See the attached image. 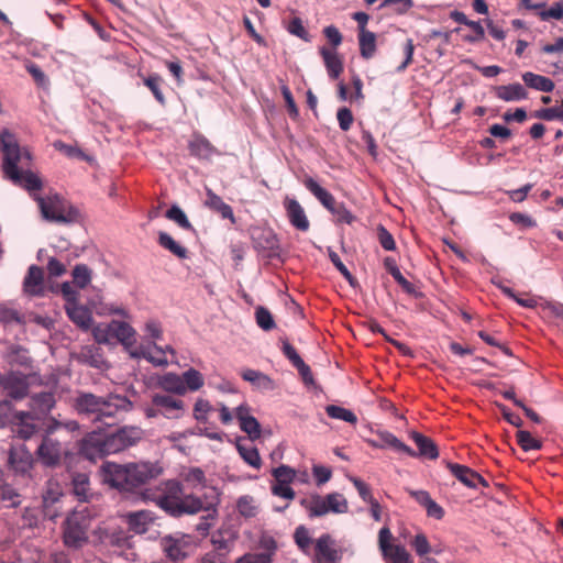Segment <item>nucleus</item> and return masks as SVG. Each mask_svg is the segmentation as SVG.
<instances>
[{
    "label": "nucleus",
    "instance_id": "nucleus-47",
    "mask_svg": "<svg viewBox=\"0 0 563 563\" xmlns=\"http://www.w3.org/2000/svg\"><path fill=\"white\" fill-rule=\"evenodd\" d=\"M516 438L523 451L540 450L542 448V442L533 438L529 431L518 430Z\"/></svg>",
    "mask_w": 563,
    "mask_h": 563
},
{
    "label": "nucleus",
    "instance_id": "nucleus-43",
    "mask_svg": "<svg viewBox=\"0 0 563 563\" xmlns=\"http://www.w3.org/2000/svg\"><path fill=\"white\" fill-rule=\"evenodd\" d=\"M383 556L390 560L393 563H412L411 555L401 544H394L382 552Z\"/></svg>",
    "mask_w": 563,
    "mask_h": 563
},
{
    "label": "nucleus",
    "instance_id": "nucleus-34",
    "mask_svg": "<svg viewBox=\"0 0 563 563\" xmlns=\"http://www.w3.org/2000/svg\"><path fill=\"white\" fill-rule=\"evenodd\" d=\"M62 493L59 492L58 485H52L43 495V509L45 517L49 519H55L59 516V509L55 507V505L59 501L62 497Z\"/></svg>",
    "mask_w": 563,
    "mask_h": 563
},
{
    "label": "nucleus",
    "instance_id": "nucleus-45",
    "mask_svg": "<svg viewBox=\"0 0 563 563\" xmlns=\"http://www.w3.org/2000/svg\"><path fill=\"white\" fill-rule=\"evenodd\" d=\"M325 412L330 418L333 419L343 420L352 424H355L357 422V417L353 411L340 406L329 405L325 408Z\"/></svg>",
    "mask_w": 563,
    "mask_h": 563
},
{
    "label": "nucleus",
    "instance_id": "nucleus-25",
    "mask_svg": "<svg viewBox=\"0 0 563 563\" xmlns=\"http://www.w3.org/2000/svg\"><path fill=\"white\" fill-rule=\"evenodd\" d=\"M205 206L211 211L219 213L223 219L230 220L232 224L235 223L232 208L209 188L206 189Z\"/></svg>",
    "mask_w": 563,
    "mask_h": 563
},
{
    "label": "nucleus",
    "instance_id": "nucleus-35",
    "mask_svg": "<svg viewBox=\"0 0 563 563\" xmlns=\"http://www.w3.org/2000/svg\"><path fill=\"white\" fill-rule=\"evenodd\" d=\"M241 376L262 390H273L275 388L274 380L260 371L247 368L241 373Z\"/></svg>",
    "mask_w": 563,
    "mask_h": 563
},
{
    "label": "nucleus",
    "instance_id": "nucleus-55",
    "mask_svg": "<svg viewBox=\"0 0 563 563\" xmlns=\"http://www.w3.org/2000/svg\"><path fill=\"white\" fill-rule=\"evenodd\" d=\"M255 319L257 325L264 331H269L275 328V321L268 309L257 307L255 310Z\"/></svg>",
    "mask_w": 563,
    "mask_h": 563
},
{
    "label": "nucleus",
    "instance_id": "nucleus-41",
    "mask_svg": "<svg viewBox=\"0 0 563 563\" xmlns=\"http://www.w3.org/2000/svg\"><path fill=\"white\" fill-rule=\"evenodd\" d=\"M129 528L136 533H144L152 518L146 511L130 512L126 515Z\"/></svg>",
    "mask_w": 563,
    "mask_h": 563
},
{
    "label": "nucleus",
    "instance_id": "nucleus-64",
    "mask_svg": "<svg viewBox=\"0 0 563 563\" xmlns=\"http://www.w3.org/2000/svg\"><path fill=\"white\" fill-rule=\"evenodd\" d=\"M211 410V405L208 400L198 399L194 407V417L197 421L206 422L207 415Z\"/></svg>",
    "mask_w": 563,
    "mask_h": 563
},
{
    "label": "nucleus",
    "instance_id": "nucleus-50",
    "mask_svg": "<svg viewBox=\"0 0 563 563\" xmlns=\"http://www.w3.org/2000/svg\"><path fill=\"white\" fill-rule=\"evenodd\" d=\"M184 482L190 487L206 486L205 472L199 467H190L181 474Z\"/></svg>",
    "mask_w": 563,
    "mask_h": 563
},
{
    "label": "nucleus",
    "instance_id": "nucleus-59",
    "mask_svg": "<svg viewBox=\"0 0 563 563\" xmlns=\"http://www.w3.org/2000/svg\"><path fill=\"white\" fill-rule=\"evenodd\" d=\"M534 117L545 121L563 120V102L558 107L540 109L536 111Z\"/></svg>",
    "mask_w": 563,
    "mask_h": 563
},
{
    "label": "nucleus",
    "instance_id": "nucleus-57",
    "mask_svg": "<svg viewBox=\"0 0 563 563\" xmlns=\"http://www.w3.org/2000/svg\"><path fill=\"white\" fill-rule=\"evenodd\" d=\"M294 539L298 548L303 552L309 550L312 542L309 530L305 526H299L296 528Z\"/></svg>",
    "mask_w": 563,
    "mask_h": 563
},
{
    "label": "nucleus",
    "instance_id": "nucleus-37",
    "mask_svg": "<svg viewBox=\"0 0 563 563\" xmlns=\"http://www.w3.org/2000/svg\"><path fill=\"white\" fill-rule=\"evenodd\" d=\"M451 19L460 24H464L470 26L472 30H475V35L467 36L466 41L468 42H477L482 41L485 37V31L482 26L481 22L468 20L467 16L461 11H452L450 14Z\"/></svg>",
    "mask_w": 563,
    "mask_h": 563
},
{
    "label": "nucleus",
    "instance_id": "nucleus-6",
    "mask_svg": "<svg viewBox=\"0 0 563 563\" xmlns=\"http://www.w3.org/2000/svg\"><path fill=\"white\" fill-rule=\"evenodd\" d=\"M35 200L43 218L47 221L69 224L79 219L78 209L57 194L46 197L36 196Z\"/></svg>",
    "mask_w": 563,
    "mask_h": 563
},
{
    "label": "nucleus",
    "instance_id": "nucleus-1",
    "mask_svg": "<svg viewBox=\"0 0 563 563\" xmlns=\"http://www.w3.org/2000/svg\"><path fill=\"white\" fill-rule=\"evenodd\" d=\"M144 498L154 501L161 509L172 517H183L185 515H196L200 511H207L208 515L201 518L196 526L200 534L208 533L211 522L217 515L219 499L217 497L203 498L194 494H185L181 483L175 479L163 482L156 489H147Z\"/></svg>",
    "mask_w": 563,
    "mask_h": 563
},
{
    "label": "nucleus",
    "instance_id": "nucleus-44",
    "mask_svg": "<svg viewBox=\"0 0 563 563\" xmlns=\"http://www.w3.org/2000/svg\"><path fill=\"white\" fill-rule=\"evenodd\" d=\"M144 81V85L152 91L154 98L157 100V102L162 106H164L166 103V99H165V96L162 91V85L164 82L163 78L157 75V74H153V75H150L148 77H145L143 79Z\"/></svg>",
    "mask_w": 563,
    "mask_h": 563
},
{
    "label": "nucleus",
    "instance_id": "nucleus-31",
    "mask_svg": "<svg viewBox=\"0 0 563 563\" xmlns=\"http://www.w3.org/2000/svg\"><path fill=\"white\" fill-rule=\"evenodd\" d=\"M411 439L418 448L416 456H421L429 460H435L439 456V450L434 441L419 432H412Z\"/></svg>",
    "mask_w": 563,
    "mask_h": 563
},
{
    "label": "nucleus",
    "instance_id": "nucleus-16",
    "mask_svg": "<svg viewBox=\"0 0 563 563\" xmlns=\"http://www.w3.org/2000/svg\"><path fill=\"white\" fill-rule=\"evenodd\" d=\"M283 205L290 224L298 231L307 232L310 229V222L302 206L288 196L285 197Z\"/></svg>",
    "mask_w": 563,
    "mask_h": 563
},
{
    "label": "nucleus",
    "instance_id": "nucleus-19",
    "mask_svg": "<svg viewBox=\"0 0 563 563\" xmlns=\"http://www.w3.org/2000/svg\"><path fill=\"white\" fill-rule=\"evenodd\" d=\"M236 418L241 430L247 433L249 440L254 441L261 437V424L255 417L250 415L249 407L239 406L236 408Z\"/></svg>",
    "mask_w": 563,
    "mask_h": 563
},
{
    "label": "nucleus",
    "instance_id": "nucleus-63",
    "mask_svg": "<svg viewBox=\"0 0 563 563\" xmlns=\"http://www.w3.org/2000/svg\"><path fill=\"white\" fill-rule=\"evenodd\" d=\"M542 21H548L549 19L560 20L563 18V7L560 2H555L550 9H542L537 12Z\"/></svg>",
    "mask_w": 563,
    "mask_h": 563
},
{
    "label": "nucleus",
    "instance_id": "nucleus-27",
    "mask_svg": "<svg viewBox=\"0 0 563 563\" xmlns=\"http://www.w3.org/2000/svg\"><path fill=\"white\" fill-rule=\"evenodd\" d=\"M495 96L506 102L520 101L528 98L525 87L519 84L501 85L494 88Z\"/></svg>",
    "mask_w": 563,
    "mask_h": 563
},
{
    "label": "nucleus",
    "instance_id": "nucleus-61",
    "mask_svg": "<svg viewBox=\"0 0 563 563\" xmlns=\"http://www.w3.org/2000/svg\"><path fill=\"white\" fill-rule=\"evenodd\" d=\"M271 489L273 495L288 500H292L296 496L295 490L290 487V484H282L276 482V479H274Z\"/></svg>",
    "mask_w": 563,
    "mask_h": 563
},
{
    "label": "nucleus",
    "instance_id": "nucleus-30",
    "mask_svg": "<svg viewBox=\"0 0 563 563\" xmlns=\"http://www.w3.org/2000/svg\"><path fill=\"white\" fill-rule=\"evenodd\" d=\"M110 333L112 334V339H117L128 347L135 343V331L126 322L112 320L110 322Z\"/></svg>",
    "mask_w": 563,
    "mask_h": 563
},
{
    "label": "nucleus",
    "instance_id": "nucleus-33",
    "mask_svg": "<svg viewBox=\"0 0 563 563\" xmlns=\"http://www.w3.org/2000/svg\"><path fill=\"white\" fill-rule=\"evenodd\" d=\"M44 282L43 269L36 265L30 266L23 282V289L29 295H40L42 292Z\"/></svg>",
    "mask_w": 563,
    "mask_h": 563
},
{
    "label": "nucleus",
    "instance_id": "nucleus-18",
    "mask_svg": "<svg viewBox=\"0 0 563 563\" xmlns=\"http://www.w3.org/2000/svg\"><path fill=\"white\" fill-rule=\"evenodd\" d=\"M152 404L161 408L162 415L168 419H178L184 409V401L169 395L155 394L152 397Z\"/></svg>",
    "mask_w": 563,
    "mask_h": 563
},
{
    "label": "nucleus",
    "instance_id": "nucleus-39",
    "mask_svg": "<svg viewBox=\"0 0 563 563\" xmlns=\"http://www.w3.org/2000/svg\"><path fill=\"white\" fill-rule=\"evenodd\" d=\"M73 493L80 501H87L90 496L89 477L85 473H76L71 479Z\"/></svg>",
    "mask_w": 563,
    "mask_h": 563
},
{
    "label": "nucleus",
    "instance_id": "nucleus-12",
    "mask_svg": "<svg viewBox=\"0 0 563 563\" xmlns=\"http://www.w3.org/2000/svg\"><path fill=\"white\" fill-rule=\"evenodd\" d=\"M102 405H100V411L97 421L106 424H111L108 419H114L120 411H130L132 409V402L125 396L110 394L107 397L101 398Z\"/></svg>",
    "mask_w": 563,
    "mask_h": 563
},
{
    "label": "nucleus",
    "instance_id": "nucleus-4",
    "mask_svg": "<svg viewBox=\"0 0 563 563\" xmlns=\"http://www.w3.org/2000/svg\"><path fill=\"white\" fill-rule=\"evenodd\" d=\"M161 471V467L150 462L128 465L108 462L102 465L104 482L117 489L126 492L144 485L151 478L158 476Z\"/></svg>",
    "mask_w": 563,
    "mask_h": 563
},
{
    "label": "nucleus",
    "instance_id": "nucleus-20",
    "mask_svg": "<svg viewBox=\"0 0 563 563\" xmlns=\"http://www.w3.org/2000/svg\"><path fill=\"white\" fill-rule=\"evenodd\" d=\"M408 493L420 506L426 509L428 517L434 518L437 520H441L444 517V509L431 498L427 490L408 489Z\"/></svg>",
    "mask_w": 563,
    "mask_h": 563
},
{
    "label": "nucleus",
    "instance_id": "nucleus-17",
    "mask_svg": "<svg viewBox=\"0 0 563 563\" xmlns=\"http://www.w3.org/2000/svg\"><path fill=\"white\" fill-rule=\"evenodd\" d=\"M446 467L454 477L470 488H476L478 484L488 487V482L468 466L448 462Z\"/></svg>",
    "mask_w": 563,
    "mask_h": 563
},
{
    "label": "nucleus",
    "instance_id": "nucleus-48",
    "mask_svg": "<svg viewBox=\"0 0 563 563\" xmlns=\"http://www.w3.org/2000/svg\"><path fill=\"white\" fill-rule=\"evenodd\" d=\"M413 5V0H384L379 4V9L390 8L393 13L404 15L408 13Z\"/></svg>",
    "mask_w": 563,
    "mask_h": 563
},
{
    "label": "nucleus",
    "instance_id": "nucleus-8",
    "mask_svg": "<svg viewBox=\"0 0 563 563\" xmlns=\"http://www.w3.org/2000/svg\"><path fill=\"white\" fill-rule=\"evenodd\" d=\"M60 422L52 417L46 426L45 435L36 450L41 462L46 466H55L60 462L65 449L60 441L53 438V434L59 430Z\"/></svg>",
    "mask_w": 563,
    "mask_h": 563
},
{
    "label": "nucleus",
    "instance_id": "nucleus-54",
    "mask_svg": "<svg viewBox=\"0 0 563 563\" xmlns=\"http://www.w3.org/2000/svg\"><path fill=\"white\" fill-rule=\"evenodd\" d=\"M74 283L79 288H85L91 279V271L85 264H78L73 269Z\"/></svg>",
    "mask_w": 563,
    "mask_h": 563
},
{
    "label": "nucleus",
    "instance_id": "nucleus-53",
    "mask_svg": "<svg viewBox=\"0 0 563 563\" xmlns=\"http://www.w3.org/2000/svg\"><path fill=\"white\" fill-rule=\"evenodd\" d=\"M166 218L176 222L181 229H192L187 216L178 206H172L166 212Z\"/></svg>",
    "mask_w": 563,
    "mask_h": 563
},
{
    "label": "nucleus",
    "instance_id": "nucleus-38",
    "mask_svg": "<svg viewBox=\"0 0 563 563\" xmlns=\"http://www.w3.org/2000/svg\"><path fill=\"white\" fill-rule=\"evenodd\" d=\"M159 386L168 393L177 395H184L186 393V386L181 376L175 373H167L163 375L159 379Z\"/></svg>",
    "mask_w": 563,
    "mask_h": 563
},
{
    "label": "nucleus",
    "instance_id": "nucleus-26",
    "mask_svg": "<svg viewBox=\"0 0 563 563\" xmlns=\"http://www.w3.org/2000/svg\"><path fill=\"white\" fill-rule=\"evenodd\" d=\"M16 423L14 424L13 432L21 439L27 440L37 432V426L33 420H37L31 412L19 411L15 415Z\"/></svg>",
    "mask_w": 563,
    "mask_h": 563
},
{
    "label": "nucleus",
    "instance_id": "nucleus-40",
    "mask_svg": "<svg viewBox=\"0 0 563 563\" xmlns=\"http://www.w3.org/2000/svg\"><path fill=\"white\" fill-rule=\"evenodd\" d=\"M358 45L361 56L369 59L376 52V35L374 32H358Z\"/></svg>",
    "mask_w": 563,
    "mask_h": 563
},
{
    "label": "nucleus",
    "instance_id": "nucleus-29",
    "mask_svg": "<svg viewBox=\"0 0 563 563\" xmlns=\"http://www.w3.org/2000/svg\"><path fill=\"white\" fill-rule=\"evenodd\" d=\"M236 450L243 461L250 466L258 470L262 466V459L260 456L258 450L252 443L251 440L246 439H238L236 440Z\"/></svg>",
    "mask_w": 563,
    "mask_h": 563
},
{
    "label": "nucleus",
    "instance_id": "nucleus-62",
    "mask_svg": "<svg viewBox=\"0 0 563 563\" xmlns=\"http://www.w3.org/2000/svg\"><path fill=\"white\" fill-rule=\"evenodd\" d=\"M331 213L336 218V222L339 223L351 224L355 220V217L342 202H339Z\"/></svg>",
    "mask_w": 563,
    "mask_h": 563
},
{
    "label": "nucleus",
    "instance_id": "nucleus-21",
    "mask_svg": "<svg viewBox=\"0 0 563 563\" xmlns=\"http://www.w3.org/2000/svg\"><path fill=\"white\" fill-rule=\"evenodd\" d=\"M55 396L53 393L43 391L33 395L30 398V411L32 416L40 419L42 416L47 415L55 406Z\"/></svg>",
    "mask_w": 563,
    "mask_h": 563
},
{
    "label": "nucleus",
    "instance_id": "nucleus-15",
    "mask_svg": "<svg viewBox=\"0 0 563 563\" xmlns=\"http://www.w3.org/2000/svg\"><path fill=\"white\" fill-rule=\"evenodd\" d=\"M101 398L102 397L92 393L79 391L74 398L73 407L78 415L91 418L92 421H97L100 405H102Z\"/></svg>",
    "mask_w": 563,
    "mask_h": 563
},
{
    "label": "nucleus",
    "instance_id": "nucleus-9",
    "mask_svg": "<svg viewBox=\"0 0 563 563\" xmlns=\"http://www.w3.org/2000/svg\"><path fill=\"white\" fill-rule=\"evenodd\" d=\"M159 545L165 556L172 562L183 561L194 551V544L188 536H165L161 539Z\"/></svg>",
    "mask_w": 563,
    "mask_h": 563
},
{
    "label": "nucleus",
    "instance_id": "nucleus-10",
    "mask_svg": "<svg viewBox=\"0 0 563 563\" xmlns=\"http://www.w3.org/2000/svg\"><path fill=\"white\" fill-rule=\"evenodd\" d=\"M253 247L266 257H273L279 250L276 233L267 227H253L250 230Z\"/></svg>",
    "mask_w": 563,
    "mask_h": 563
},
{
    "label": "nucleus",
    "instance_id": "nucleus-22",
    "mask_svg": "<svg viewBox=\"0 0 563 563\" xmlns=\"http://www.w3.org/2000/svg\"><path fill=\"white\" fill-rule=\"evenodd\" d=\"M33 464L32 454L24 448H11L9 451V465L18 473H26Z\"/></svg>",
    "mask_w": 563,
    "mask_h": 563
},
{
    "label": "nucleus",
    "instance_id": "nucleus-13",
    "mask_svg": "<svg viewBox=\"0 0 563 563\" xmlns=\"http://www.w3.org/2000/svg\"><path fill=\"white\" fill-rule=\"evenodd\" d=\"M314 556L317 563H338L342 558V552L335 540L325 533L316 540Z\"/></svg>",
    "mask_w": 563,
    "mask_h": 563
},
{
    "label": "nucleus",
    "instance_id": "nucleus-58",
    "mask_svg": "<svg viewBox=\"0 0 563 563\" xmlns=\"http://www.w3.org/2000/svg\"><path fill=\"white\" fill-rule=\"evenodd\" d=\"M410 545L419 556H424L431 551V545L424 533L416 534L410 541Z\"/></svg>",
    "mask_w": 563,
    "mask_h": 563
},
{
    "label": "nucleus",
    "instance_id": "nucleus-14",
    "mask_svg": "<svg viewBox=\"0 0 563 563\" xmlns=\"http://www.w3.org/2000/svg\"><path fill=\"white\" fill-rule=\"evenodd\" d=\"M1 391L12 399L19 400L27 395V377L22 373L11 372L7 375H1Z\"/></svg>",
    "mask_w": 563,
    "mask_h": 563
},
{
    "label": "nucleus",
    "instance_id": "nucleus-3",
    "mask_svg": "<svg viewBox=\"0 0 563 563\" xmlns=\"http://www.w3.org/2000/svg\"><path fill=\"white\" fill-rule=\"evenodd\" d=\"M144 435V430L135 426L122 427L111 434L91 432L82 439L80 453L86 459L96 461L136 445Z\"/></svg>",
    "mask_w": 563,
    "mask_h": 563
},
{
    "label": "nucleus",
    "instance_id": "nucleus-23",
    "mask_svg": "<svg viewBox=\"0 0 563 563\" xmlns=\"http://www.w3.org/2000/svg\"><path fill=\"white\" fill-rule=\"evenodd\" d=\"M190 154L199 159H211L218 154L216 147L201 134H195L188 143Z\"/></svg>",
    "mask_w": 563,
    "mask_h": 563
},
{
    "label": "nucleus",
    "instance_id": "nucleus-5",
    "mask_svg": "<svg viewBox=\"0 0 563 563\" xmlns=\"http://www.w3.org/2000/svg\"><path fill=\"white\" fill-rule=\"evenodd\" d=\"M92 514L87 506H79L69 514L63 525V540L66 547L80 549L88 543Z\"/></svg>",
    "mask_w": 563,
    "mask_h": 563
},
{
    "label": "nucleus",
    "instance_id": "nucleus-46",
    "mask_svg": "<svg viewBox=\"0 0 563 563\" xmlns=\"http://www.w3.org/2000/svg\"><path fill=\"white\" fill-rule=\"evenodd\" d=\"M379 437L383 440L385 445H388V446L395 449L396 451L404 452V453L408 454L409 456H416V452L410 446H408L407 444L401 442L393 433L382 432L379 434Z\"/></svg>",
    "mask_w": 563,
    "mask_h": 563
},
{
    "label": "nucleus",
    "instance_id": "nucleus-2",
    "mask_svg": "<svg viewBox=\"0 0 563 563\" xmlns=\"http://www.w3.org/2000/svg\"><path fill=\"white\" fill-rule=\"evenodd\" d=\"M0 150L3 155L2 172L5 179L29 191L42 188L41 178L31 170L33 154L29 147L21 146L15 135L8 129L0 132Z\"/></svg>",
    "mask_w": 563,
    "mask_h": 563
},
{
    "label": "nucleus",
    "instance_id": "nucleus-42",
    "mask_svg": "<svg viewBox=\"0 0 563 563\" xmlns=\"http://www.w3.org/2000/svg\"><path fill=\"white\" fill-rule=\"evenodd\" d=\"M158 244L178 258L187 257V249L178 244L168 233L159 232Z\"/></svg>",
    "mask_w": 563,
    "mask_h": 563
},
{
    "label": "nucleus",
    "instance_id": "nucleus-32",
    "mask_svg": "<svg viewBox=\"0 0 563 563\" xmlns=\"http://www.w3.org/2000/svg\"><path fill=\"white\" fill-rule=\"evenodd\" d=\"M320 55L323 58L330 78L338 79L343 73L342 57L335 51H331L324 46L320 48Z\"/></svg>",
    "mask_w": 563,
    "mask_h": 563
},
{
    "label": "nucleus",
    "instance_id": "nucleus-11",
    "mask_svg": "<svg viewBox=\"0 0 563 563\" xmlns=\"http://www.w3.org/2000/svg\"><path fill=\"white\" fill-rule=\"evenodd\" d=\"M98 541L106 545L117 548L119 550L131 549L133 537L121 528H103L99 527L93 531Z\"/></svg>",
    "mask_w": 563,
    "mask_h": 563
},
{
    "label": "nucleus",
    "instance_id": "nucleus-24",
    "mask_svg": "<svg viewBox=\"0 0 563 563\" xmlns=\"http://www.w3.org/2000/svg\"><path fill=\"white\" fill-rule=\"evenodd\" d=\"M68 318L82 330H88L92 323L91 311L77 302H67L65 306Z\"/></svg>",
    "mask_w": 563,
    "mask_h": 563
},
{
    "label": "nucleus",
    "instance_id": "nucleus-49",
    "mask_svg": "<svg viewBox=\"0 0 563 563\" xmlns=\"http://www.w3.org/2000/svg\"><path fill=\"white\" fill-rule=\"evenodd\" d=\"M181 378L186 386V390L189 389L191 391H196L203 386V376L195 368H189L185 373H183Z\"/></svg>",
    "mask_w": 563,
    "mask_h": 563
},
{
    "label": "nucleus",
    "instance_id": "nucleus-51",
    "mask_svg": "<svg viewBox=\"0 0 563 563\" xmlns=\"http://www.w3.org/2000/svg\"><path fill=\"white\" fill-rule=\"evenodd\" d=\"M272 475L276 482L282 484H291L297 477V472L288 465H279L273 468Z\"/></svg>",
    "mask_w": 563,
    "mask_h": 563
},
{
    "label": "nucleus",
    "instance_id": "nucleus-36",
    "mask_svg": "<svg viewBox=\"0 0 563 563\" xmlns=\"http://www.w3.org/2000/svg\"><path fill=\"white\" fill-rule=\"evenodd\" d=\"M522 80L529 88L542 92H551L555 87L554 82L550 78L531 71L522 74Z\"/></svg>",
    "mask_w": 563,
    "mask_h": 563
},
{
    "label": "nucleus",
    "instance_id": "nucleus-60",
    "mask_svg": "<svg viewBox=\"0 0 563 563\" xmlns=\"http://www.w3.org/2000/svg\"><path fill=\"white\" fill-rule=\"evenodd\" d=\"M211 543L213 545L212 551L219 552L229 558V554L233 545L232 541L224 539L221 534H213L211 538Z\"/></svg>",
    "mask_w": 563,
    "mask_h": 563
},
{
    "label": "nucleus",
    "instance_id": "nucleus-52",
    "mask_svg": "<svg viewBox=\"0 0 563 563\" xmlns=\"http://www.w3.org/2000/svg\"><path fill=\"white\" fill-rule=\"evenodd\" d=\"M238 510L241 516L245 518H253L257 515V506L251 496H242L236 504Z\"/></svg>",
    "mask_w": 563,
    "mask_h": 563
},
{
    "label": "nucleus",
    "instance_id": "nucleus-7",
    "mask_svg": "<svg viewBox=\"0 0 563 563\" xmlns=\"http://www.w3.org/2000/svg\"><path fill=\"white\" fill-rule=\"evenodd\" d=\"M300 505L310 518L322 517L329 512L344 514L349 510L347 501L340 493H331L324 497L311 494L301 498Z\"/></svg>",
    "mask_w": 563,
    "mask_h": 563
},
{
    "label": "nucleus",
    "instance_id": "nucleus-28",
    "mask_svg": "<svg viewBox=\"0 0 563 563\" xmlns=\"http://www.w3.org/2000/svg\"><path fill=\"white\" fill-rule=\"evenodd\" d=\"M303 185L330 212L339 205L333 195L322 188L313 178H306Z\"/></svg>",
    "mask_w": 563,
    "mask_h": 563
},
{
    "label": "nucleus",
    "instance_id": "nucleus-56",
    "mask_svg": "<svg viewBox=\"0 0 563 563\" xmlns=\"http://www.w3.org/2000/svg\"><path fill=\"white\" fill-rule=\"evenodd\" d=\"M286 29L290 34L301 38L302 41L310 42V35H309L308 31L305 29L300 18H298V16L292 18L289 21Z\"/></svg>",
    "mask_w": 563,
    "mask_h": 563
}]
</instances>
